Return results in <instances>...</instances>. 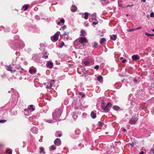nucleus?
Segmentation results:
<instances>
[{
	"label": "nucleus",
	"instance_id": "obj_28",
	"mask_svg": "<svg viewBox=\"0 0 154 154\" xmlns=\"http://www.w3.org/2000/svg\"><path fill=\"white\" fill-rule=\"evenodd\" d=\"M83 63L86 65H88L89 64L90 62L87 60H85L83 62Z\"/></svg>",
	"mask_w": 154,
	"mask_h": 154
},
{
	"label": "nucleus",
	"instance_id": "obj_40",
	"mask_svg": "<svg viewBox=\"0 0 154 154\" xmlns=\"http://www.w3.org/2000/svg\"><path fill=\"white\" fill-rule=\"evenodd\" d=\"M97 45V42H95L94 43V47H96Z\"/></svg>",
	"mask_w": 154,
	"mask_h": 154
},
{
	"label": "nucleus",
	"instance_id": "obj_11",
	"mask_svg": "<svg viewBox=\"0 0 154 154\" xmlns=\"http://www.w3.org/2000/svg\"><path fill=\"white\" fill-rule=\"evenodd\" d=\"M132 58L133 60H136L140 59V57L138 55H134L132 56Z\"/></svg>",
	"mask_w": 154,
	"mask_h": 154
},
{
	"label": "nucleus",
	"instance_id": "obj_56",
	"mask_svg": "<svg viewBox=\"0 0 154 154\" xmlns=\"http://www.w3.org/2000/svg\"><path fill=\"white\" fill-rule=\"evenodd\" d=\"M151 36H154V34H151Z\"/></svg>",
	"mask_w": 154,
	"mask_h": 154
},
{
	"label": "nucleus",
	"instance_id": "obj_39",
	"mask_svg": "<svg viewBox=\"0 0 154 154\" xmlns=\"http://www.w3.org/2000/svg\"><path fill=\"white\" fill-rule=\"evenodd\" d=\"M94 68L95 69H98L99 68V66L96 65L94 67Z\"/></svg>",
	"mask_w": 154,
	"mask_h": 154
},
{
	"label": "nucleus",
	"instance_id": "obj_35",
	"mask_svg": "<svg viewBox=\"0 0 154 154\" xmlns=\"http://www.w3.org/2000/svg\"><path fill=\"white\" fill-rule=\"evenodd\" d=\"M60 22L61 23H64L65 20L64 19H62L60 20Z\"/></svg>",
	"mask_w": 154,
	"mask_h": 154
},
{
	"label": "nucleus",
	"instance_id": "obj_29",
	"mask_svg": "<svg viewBox=\"0 0 154 154\" xmlns=\"http://www.w3.org/2000/svg\"><path fill=\"white\" fill-rule=\"evenodd\" d=\"M49 148L50 150H54L56 149V147L52 145Z\"/></svg>",
	"mask_w": 154,
	"mask_h": 154
},
{
	"label": "nucleus",
	"instance_id": "obj_23",
	"mask_svg": "<svg viewBox=\"0 0 154 154\" xmlns=\"http://www.w3.org/2000/svg\"><path fill=\"white\" fill-rule=\"evenodd\" d=\"M28 108L29 109H31L32 110V111H33L34 110H35V109L34 108H33V105H30L28 107Z\"/></svg>",
	"mask_w": 154,
	"mask_h": 154
},
{
	"label": "nucleus",
	"instance_id": "obj_48",
	"mask_svg": "<svg viewBox=\"0 0 154 154\" xmlns=\"http://www.w3.org/2000/svg\"><path fill=\"white\" fill-rule=\"evenodd\" d=\"M142 2H145L146 1V0H141Z\"/></svg>",
	"mask_w": 154,
	"mask_h": 154
},
{
	"label": "nucleus",
	"instance_id": "obj_4",
	"mask_svg": "<svg viewBox=\"0 0 154 154\" xmlns=\"http://www.w3.org/2000/svg\"><path fill=\"white\" fill-rule=\"evenodd\" d=\"M60 33V32L57 31L54 35L51 36V39L52 41L54 42H55L57 41L58 38Z\"/></svg>",
	"mask_w": 154,
	"mask_h": 154
},
{
	"label": "nucleus",
	"instance_id": "obj_19",
	"mask_svg": "<svg viewBox=\"0 0 154 154\" xmlns=\"http://www.w3.org/2000/svg\"><path fill=\"white\" fill-rule=\"evenodd\" d=\"M113 109L115 110H118L120 109V108L117 106H114L112 107Z\"/></svg>",
	"mask_w": 154,
	"mask_h": 154
},
{
	"label": "nucleus",
	"instance_id": "obj_51",
	"mask_svg": "<svg viewBox=\"0 0 154 154\" xmlns=\"http://www.w3.org/2000/svg\"><path fill=\"white\" fill-rule=\"evenodd\" d=\"M130 145H131V146H132V147H133V146H134L133 144H131V143L130 144Z\"/></svg>",
	"mask_w": 154,
	"mask_h": 154
},
{
	"label": "nucleus",
	"instance_id": "obj_46",
	"mask_svg": "<svg viewBox=\"0 0 154 154\" xmlns=\"http://www.w3.org/2000/svg\"><path fill=\"white\" fill-rule=\"evenodd\" d=\"M133 5H128L126 6V7H130L131 6H132Z\"/></svg>",
	"mask_w": 154,
	"mask_h": 154
},
{
	"label": "nucleus",
	"instance_id": "obj_12",
	"mask_svg": "<svg viewBox=\"0 0 154 154\" xmlns=\"http://www.w3.org/2000/svg\"><path fill=\"white\" fill-rule=\"evenodd\" d=\"M47 66L49 68H52L53 66V63L51 61H49L47 63Z\"/></svg>",
	"mask_w": 154,
	"mask_h": 154
},
{
	"label": "nucleus",
	"instance_id": "obj_25",
	"mask_svg": "<svg viewBox=\"0 0 154 154\" xmlns=\"http://www.w3.org/2000/svg\"><path fill=\"white\" fill-rule=\"evenodd\" d=\"M66 28V26L65 25H64L62 27H61V28L60 29V30H64Z\"/></svg>",
	"mask_w": 154,
	"mask_h": 154
},
{
	"label": "nucleus",
	"instance_id": "obj_53",
	"mask_svg": "<svg viewBox=\"0 0 154 154\" xmlns=\"http://www.w3.org/2000/svg\"><path fill=\"white\" fill-rule=\"evenodd\" d=\"M123 131H124V132H125V131H126V129H125V128H124V129H123Z\"/></svg>",
	"mask_w": 154,
	"mask_h": 154
},
{
	"label": "nucleus",
	"instance_id": "obj_45",
	"mask_svg": "<svg viewBox=\"0 0 154 154\" xmlns=\"http://www.w3.org/2000/svg\"><path fill=\"white\" fill-rule=\"evenodd\" d=\"M81 32L82 34L85 32V31L83 29H82L81 31Z\"/></svg>",
	"mask_w": 154,
	"mask_h": 154
},
{
	"label": "nucleus",
	"instance_id": "obj_2",
	"mask_svg": "<svg viewBox=\"0 0 154 154\" xmlns=\"http://www.w3.org/2000/svg\"><path fill=\"white\" fill-rule=\"evenodd\" d=\"M75 45L78 49H82L85 48L84 44L79 42L78 40H76L75 41Z\"/></svg>",
	"mask_w": 154,
	"mask_h": 154
},
{
	"label": "nucleus",
	"instance_id": "obj_27",
	"mask_svg": "<svg viewBox=\"0 0 154 154\" xmlns=\"http://www.w3.org/2000/svg\"><path fill=\"white\" fill-rule=\"evenodd\" d=\"M28 7V6L26 5H25L23 6V8H24L25 9H24V11L26 10Z\"/></svg>",
	"mask_w": 154,
	"mask_h": 154
},
{
	"label": "nucleus",
	"instance_id": "obj_10",
	"mask_svg": "<svg viewBox=\"0 0 154 154\" xmlns=\"http://www.w3.org/2000/svg\"><path fill=\"white\" fill-rule=\"evenodd\" d=\"M137 120L134 117H132L131 119V120L130 122V124L131 125H134V124Z\"/></svg>",
	"mask_w": 154,
	"mask_h": 154
},
{
	"label": "nucleus",
	"instance_id": "obj_50",
	"mask_svg": "<svg viewBox=\"0 0 154 154\" xmlns=\"http://www.w3.org/2000/svg\"><path fill=\"white\" fill-rule=\"evenodd\" d=\"M60 23H60V22H58L57 23V24L58 25H60Z\"/></svg>",
	"mask_w": 154,
	"mask_h": 154
},
{
	"label": "nucleus",
	"instance_id": "obj_1",
	"mask_svg": "<svg viewBox=\"0 0 154 154\" xmlns=\"http://www.w3.org/2000/svg\"><path fill=\"white\" fill-rule=\"evenodd\" d=\"M112 105V104L110 103L106 105L103 100H102L101 103V107L105 112H108L109 111L110 108Z\"/></svg>",
	"mask_w": 154,
	"mask_h": 154
},
{
	"label": "nucleus",
	"instance_id": "obj_24",
	"mask_svg": "<svg viewBox=\"0 0 154 154\" xmlns=\"http://www.w3.org/2000/svg\"><path fill=\"white\" fill-rule=\"evenodd\" d=\"M6 153H8L9 154H12V150L11 149H8L6 150Z\"/></svg>",
	"mask_w": 154,
	"mask_h": 154
},
{
	"label": "nucleus",
	"instance_id": "obj_42",
	"mask_svg": "<svg viewBox=\"0 0 154 154\" xmlns=\"http://www.w3.org/2000/svg\"><path fill=\"white\" fill-rule=\"evenodd\" d=\"M46 122H47L48 123H52L53 122L52 121V120H50L46 121Z\"/></svg>",
	"mask_w": 154,
	"mask_h": 154
},
{
	"label": "nucleus",
	"instance_id": "obj_59",
	"mask_svg": "<svg viewBox=\"0 0 154 154\" xmlns=\"http://www.w3.org/2000/svg\"><path fill=\"white\" fill-rule=\"evenodd\" d=\"M134 82H136V79H134Z\"/></svg>",
	"mask_w": 154,
	"mask_h": 154
},
{
	"label": "nucleus",
	"instance_id": "obj_17",
	"mask_svg": "<svg viewBox=\"0 0 154 154\" xmlns=\"http://www.w3.org/2000/svg\"><path fill=\"white\" fill-rule=\"evenodd\" d=\"M117 36L116 35H111L110 36V39L113 40L114 41L117 38Z\"/></svg>",
	"mask_w": 154,
	"mask_h": 154
},
{
	"label": "nucleus",
	"instance_id": "obj_16",
	"mask_svg": "<svg viewBox=\"0 0 154 154\" xmlns=\"http://www.w3.org/2000/svg\"><path fill=\"white\" fill-rule=\"evenodd\" d=\"M31 131L34 133H36L37 132L38 129L35 127L31 129Z\"/></svg>",
	"mask_w": 154,
	"mask_h": 154
},
{
	"label": "nucleus",
	"instance_id": "obj_58",
	"mask_svg": "<svg viewBox=\"0 0 154 154\" xmlns=\"http://www.w3.org/2000/svg\"><path fill=\"white\" fill-rule=\"evenodd\" d=\"M10 92H11V91H8V93H10Z\"/></svg>",
	"mask_w": 154,
	"mask_h": 154
},
{
	"label": "nucleus",
	"instance_id": "obj_49",
	"mask_svg": "<svg viewBox=\"0 0 154 154\" xmlns=\"http://www.w3.org/2000/svg\"><path fill=\"white\" fill-rule=\"evenodd\" d=\"M79 94L80 95H81L82 94V97H83L85 96L84 95L82 94L81 93H79Z\"/></svg>",
	"mask_w": 154,
	"mask_h": 154
},
{
	"label": "nucleus",
	"instance_id": "obj_36",
	"mask_svg": "<svg viewBox=\"0 0 154 154\" xmlns=\"http://www.w3.org/2000/svg\"><path fill=\"white\" fill-rule=\"evenodd\" d=\"M6 122V120H0V123H4Z\"/></svg>",
	"mask_w": 154,
	"mask_h": 154
},
{
	"label": "nucleus",
	"instance_id": "obj_44",
	"mask_svg": "<svg viewBox=\"0 0 154 154\" xmlns=\"http://www.w3.org/2000/svg\"><path fill=\"white\" fill-rule=\"evenodd\" d=\"M126 61V60L125 59L123 60H122V63H125Z\"/></svg>",
	"mask_w": 154,
	"mask_h": 154
},
{
	"label": "nucleus",
	"instance_id": "obj_38",
	"mask_svg": "<svg viewBox=\"0 0 154 154\" xmlns=\"http://www.w3.org/2000/svg\"><path fill=\"white\" fill-rule=\"evenodd\" d=\"M98 123L99 124V125L101 126H102L103 125V123L102 122H98Z\"/></svg>",
	"mask_w": 154,
	"mask_h": 154
},
{
	"label": "nucleus",
	"instance_id": "obj_14",
	"mask_svg": "<svg viewBox=\"0 0 154 154\" xmlns=\"http://www.w3.org/2000/svg\"><path fill=\"white\" fill-rule=\"evenodd\" d=\"M6 69L7 70L11 72H14L16 71L15 70L12 69V67L10 65L7 66L6 68Z\"/></svg>",
	"mask_w": 154,
	"mask_h": 154
},
{
	"label": "nucleus",
	"instance_id": "obj_32",
	"mask_svg": "<svg viewBox=\"0 0 154 154\" xmlns=\"http://www.w3.org/2000/svg\"><path fill=\"white\" fill-rule=\"evenodd\" d=\"M134 29H128L127 30V31L128 32L133 31L135 30Z\"/></svg>",
	"mask_w": 154,
	"mask_h": 154
},
{
	"label": "nucleus",
	"instance_id": "obj_15",
	"mask_svg": "<svg viewBox=\"0 0 154 154\" xmlns=\"http://www.w3.org/2000/svg\"><path fill=\"white\" fill-rule=\"evenodd\" d=\"M96 13H94L91 14V18L94 20H96Z\"/></svg>",
	"mask_w": 154,
	"mask_h": 154
},
{
	"label": "nucleus",
	"instance_id": "obj_22",
	"mask_svg": "<svg viewBox=\"0 0 154 154\" xmlns=\"http://www.w3.org/2000/svg\"><path fill=\"white\" fill-rule=\"evenodd\" d=\"M48 57V54H47V52H45L44 55L43 56H42V57L45 59H47Z\"/></svg>",
	"mask_w": 154,
	"mask_h": 154
},
{
	"label": "nucleus",
	"instance_id": "obj_54",
	"mask_svg": "<svg viewBox=\"0 0 154 154\" xmlns=\"http://www.w3.org/2000/svg\"><path fill=\"white\" fill-rule=\"evenodd\" d=\"M61 136V134H59L58 135V136H59V137H60Z\"/></svg>",
	"mask_w": 154,
	"mask_h": 154
},
{
	"label": "nucleus",
	"instance_id": "obj_55",
	"mask_svg": "<svg viewBox=\"0 0 154 154\" xmlns=\"http://www.w3.org/2000/svg\"><path fill=\"white\" fill-rule=\"evenodd\" d=\"M123 59V57H120V60H122V59Z\"/></svg>",
	"mask_w": 154,
	"mask_h": 154
},
{
	"label": "nucleus",
	"instance_id": "obj_3",
	"mask_svg": "<svg viewBox=\"0 0 154 154\" xmlns=\"http://www.w3.org/2000/svg\"><path fill=\"white\" fill-rule=\"evenodd\" d=\"M61 110L60 109L55 110L53 113V118L55 119L54 117L56 116L57 118L59 117L61 113Z\"/></svg>",
	"mask_w": 154,
	"mask_h": 154
},
{
	"label": "nucleus",
	"instance_id": "obj_18",
	"mask_svg": "<svg viewBox=\"0 0 154 154\" xmlns=\"http://www.w3.org/2000/svg\"><path fill=\"white\" fill-rule=\"evenodd\" d=\"M91 117L93 119H95L96 117V115L95 113H94L93 111H92L91 114Z\"/></svg>",
	"mask_w": 154,
	"mask_h": 154
},
{
	"label": "nucleus",
	"instance_id": "obj_9",
	"mask_svg": "<svg viewBox=\"0 0 154 154\" xmlns=\"http://www.w3.org/2000/svg\"><path fill=\"white\" fill-rule=\"evenodd\" d=\"M63 35L64 37V40H68L69 39V37L68 36V33L66 32H64L63 34Z\"/></svg>",
	"mask_w": 154,
	"mask_h": 154
},
{
	"label": "nucleus",
	"instance_id": "obj_33",
	"mask_svg": "<svg viewBox=\"0 0 154 154\" xmlns=\"http://www.w3.org/2000/svg\"><path fill=\"white\" fill-rule=\"evenodd\" d=\"M150 17H154V13L153 12H152L151 13Z\"/></svg>",
	"mask_w": 154,
	"mask_h": 154
},
{
	"label": "nucleus",
	"instance_id": "obj_43",
	"mask_svg": "<svg viewBox=\"0 0 154 154\" xmlns=\"http://www.w3.org/2000/svg\"><path fill=\"white\" fill-rule=\"evenodd\" d=\"M141 28V26H140V27H139L137 28H135L134 29V30H137V29H140Z\"/></svg>",
	"mask_w": 154,
	"mask_h": 154
},
{
	"label": "nucleus",
	"instance_id": "obj_6",
	"mask_svg": "<svg viewBox=\"0 0 154 154\" xmlns=\"http://www.w3.org/2000/svg\"><path fill=\"white\" fill-rule=\"evenodd\" d=\"M79 42L84 44L87 42L86 38L85 37H82L80 39L78 40Z\"/></svg>",
	"mask_w": 154,
	"mask_h": 154
},
{
	"label": "nucleus",
	"instance_id": "obj_20",
	"mask_svg": "<svg viewBox=\"0 0 154 154\" xmlns=\"http://www.w3.org/2000/svg\"><path fill=\"white\" fill-rule=\"evenodd\" d=\"M97 80L98 81L100 82H102L103 81V78L100 75L99 76L97 77Z\"/></svg>",
	"mask_w": 154,
	"mask_h": 154
},
{
	"label": "nucleus",
	"instance_id": "obj_21",
	"mask_svg": "<svg viewBox=\"0 0 154 154\" xmlns=\"http://www.w3.org/2000/svg\"><path fill=\"white\" fill-rule=\"evenodd\" d=\"M84 15H85V16L84 18L86 20L88 18V12H85L84 13Z\"/></svg>",
	"mask_w": 154,
	"mask_h": 154
},
{
	"label": "nucleus",
	"instance_id": "obj_13",
	"mask_svg": "<svg viewBox=\"0 0 154 154\" xmlns=\"http://www.w3.org/2000/svg\"><path fill=\"white\" fill-rule=\"evenodd\" d=\"M77 10V8L76 6L73 5L71 8V10L72 12H75Z\"/></svg>",
	"mask_w": 154,
	"mask_h": 154
},
{
	"label": "nucleus",
	"instance_id": "obj_47",
	"mask_svg": "<svg viewBox=\"0 0 154 154\" xmlns=\"http://www.w3.org/2000/svg\"><path fill=\"white\" fill-rule=\"evenodd\" d=\"M144 153V152L143 151H141V152L139 153V154H143Z\"/></svg>",
	"mask_w": 154,
	"mask_h": 154
},
{
	"label": "nucleus",
	"instance_id": "obj_30",
	"mask_svg": "<svg viewBox=\"0 0 154 154\" xmlns=\"http://www.w3.org/2000/svg\"><path fill=\"white\" fill-rule=\"evenodd\" d=\"M95 20V21H94L92 23L93 25H96L98 23L97 20Z\"/></svg>",
	"mask_w": 154,
	"mask_h": 154
},
{
	"label": "nucleus",
	"instance_id": "obj_8",
	"mask_svg": "<svg viewBox=\"0 0 154 154\" xmlns=\"http://www.w3.org/2000/svg\"><path fill=\"white\" fill-rule=\"evenodd\" d=\"M54 143L57 146L60 145L61 144V141L60 139L59 138L56 139L54 141Z\"/></svg>",
	"mask_w": 154,
	"mask_h": 154
},
{
	"label": "nucleus",
	"instance_id": "obj_37",
	"mask_svg": "<svg viewBox=\"0 0 154 154\" xmlns=\"http://www.w3.org/2000/svg\"><path fill=\"white\" fill-rule=\"evenodd\" d=\"M145 34L148 36H151V34L149 33H148L146 32L145 33Z\"/></svg>",
	"mask_w": 154,
	"mask_h": 154
},
{
	"label": "nucleus",
	"instance_id": "obj_7",
	"mask_svg": "<svg viewBox=\"0 0 154 154\" xmlns=\"http://www.w3.org/2000/svg\"><path fill=\"white\" fill-rule=\"evenodd\" d=\"M36 68L34 67H30L29 69V72L31 74H34L36 72Z\"/></svg>",
	"mask_w": 154,
	"mask_h": 154
},
{
	"label": "nucleus",
	"instance_id": "obj_26",
	"mask_svg": "<svg viewBox=\"0 0 154 154\" xmlns=\"http://www.w3.org/2000/svg\"><path fill=\"white\" fill-rule=\"evenodd\" d=\"M105 41L106 39L105 38H102L100 40V43L101 44H102Z\"/></svg>",
	"mask_w": 154,
	"mask_h": 154
},
{
	"label": "nucleus",
	"instance_id": "obj_41",
	"mask_svg": "<svg viewBox=\"0 0 154 154\" xmlns=\"http://www.w3.org/2000/svg\"><path fill=\"white\" fill-rule=\"evenodd\" d=\"M151 151L153 154H154V148H151Z\"/></svg>",
	"mask_w": 154,
	"mask_h": 154
},
{
	"label": "nucleus",
	"instance_id": "obj_61",
	"mask_svg": "<svg viewBox=\"0 0 154 154\" xmlns=\"http://www.w3.org/2000/svg\"><path fill=\"white\" fill-rule=\"evenodd\" d=\"M126 16H128V14H127V15H126Z\"/></svg>",
	"mask_w": 154,
	"mask_h": 154
},
{
	"label": "nucleus",
	"instance_id": "obj_60",
	"mask_svg": "<svg viewBox=\"0 0 154 154\" xmlns=\"http://www.w3.org/2000/svg\"><path fill=\"white\" fill-rule=\"evenodd\" d=\"M45 153V152H43V153Z\"/></svg>",
	"mask_w": 154,
	"mask_h": 154
},
{
	"label": "nucleus",
	"instance_id": "obj_52",
	"mask_svg": "<svg viewBox=\"0 0 154 154\" xmlns=\"http://www.w3.org/2000/svg\"><path fill=\"white\" fill-rule=\"evenodd\" d=\"M104 2H105L106 3V0H102Z\"/></svg>",
	"mask_w": 154,
	"mask_h": 154
},
{
	"label": "nucleus",
	"instance_id": "obj_5",
	"mask_svg": "<svg viewBox=\"0 0 154 154\" xmlns=\"http://www.w3.org/2000/svg\"><path fill=\"white\" fill-rule=\"evenodd\" d=\"M54 80H51L49 82H48V84L46 86V88L47 89H50L52 87V85L54 84Z\"/></svg>",
	"mask_w": 154,
	"mask_h": 154
},
{
	"label": "nucleus",
	"instance_id": "obj_57",
	"mask_svg": "<svg viewBox=\"0 0 154 154\" xmlns=\"http://www.w3.org/2000/svg\"><path fill=\"white\" fill-rule=\"evenodd\" d=\"M152 31L153 32H154V29L152 30Z\"/></svg>",
	"mask_w": 154,
	"mask_h": 154
},
{
	"label": "nucleus",
	"instance_id": "obj_34",
	"mask_svg": "<svg viewBox=\"0 0 154 154\" xmlns=\"http://www.w3.org/2000/svg\"><path fill=\"white\" fill-rule=\"evenodd\" d=\"M40 153H42L43 152H44V151H43V148L42 147H41L40 148Z\"/></svg>",
	"mask_w": 154,
	"mask_h": 154
},
{
	"label": "nucleus",
	"instance_id": "obj_31",
	"mask_svg": "<svg viewBox=\"0 0 154 154\" xmlns=\"http://www.w3.org/2000/svg\"><path fill=\"white\" fill-rule=\"evenodd\" d=\"M64 45V42L61 43V45L59 46V47L60 48H61Z\"/></svg>",
	"mask_w": 154,
	"mask_h": 154
}]
</instances>
